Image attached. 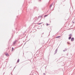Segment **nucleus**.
<instances>
[{"mask_svg":"<svg viewBox=\"0 0 75 75\" xmlns=\"http://www.w3.org/2000/svg\"><path fill=\"white\" fill-rule=\"evenodd\" d=\"M71 41H74V38H72L71 39Z\"/></svg>","mask_w":75,"mask_h":75,"instance_id":"f257e3e1","label":"nucleus"},{"mask_svg":"<svg viewBox=\"0 0 75 75\" xmlns=\"http://www.w3.org/2000/svg\"><path fill=\"white\" fill-rule=\"evenodd\" d=\"M5 54L6 55V56H7V57H8V54L7 53H6Z\"/></svg>","mask_w":75,"mask_h":75,"instance_id":"f03ea898","label":"nucleus"},{"mask_svg":"<svg viewBox=\"0 0 75 75\" xmlns=\"http://www.w3.org/2000/svg\"><path fill=\"white\" fill-rule=\"evenodd\" d=\"M60 37H61V36H57L56 37V38H60Z\"/></svg>","mask_w":75,"mask_h":75,"instance_id":"7ed1b4c3","label":"nucleus"},{"mask_svg":"<svg viewBox=\"0 0 75 75\" xmlns=\"http://www.w3.org/2000/svg\"><path fill=\"white\" fill-rule=\"evenodd\" d=\"M20 61V60L19 59H18L17 60V62L18 63L19 62V61Z\"/></svg>","mask_w":75,"mask_h":75,"instance_id":"20e7f679","label":"nucleus"},{"mask_svg":"<svg viewBox=\"0 0 75 75\" xmlns=\"http://www.w3.org/2000/svg\"><path fill=\"white\" fill-rule=\"evenodd\" d=\"M71 39V37H69V40H70Z\"/></svg>","mask_w":75,"mask_h":75,"instance_id":"39448f33","label":"nucleus"},{"mask_svg":"<svg viewBox=\"0 0 75 75\" xmlns=\"http://www.w3.org/2000/svg\"><path fill=\"white\" fill-rule=\"evenodd\" d=\"M13 50H14V48H13V47H12V51H13Z\"/></svg>","mask_w":75,"mask_h":75,"instance_id":"423d86ee","label":"nucleus"},{"mask_svg":"<svg viewBox=\"0 0 75 75\" xmlns=\"http://www.w3.org/2000/svg\"><path fill=\"white\" fill-rule=\"evenodd\" d=\"M48 16V15H45V17H47V16Z\"/></svg>","mask_w":75,"mask_h":75,"instance_id":"0eeeda50","label":"nucleus"},{"mask_svg":"<svg viewBox=\"0 0 75 75\" xmlns=\"http://www.w3.org/2000/svg\"><path fill=\"white\" fill-rule=\"evenodd\" d=\"M71 35H69V36H71Z\"/></svg>","mask_w":75,"mask_h":75,"instance_id":"6e6552de","label":"nucleus"},{"mask_svg":"<svg viewBox=\"0 0 75 75\" xmlns=\"http://www.w3.org/2000/svg\"><path fill=\"white\" fill-rule=\"evenodd\" d=\"M41 24V23H39V24H38L39 25H40V24Z\"/></svg>","mask_w":75,"mask_h":75,"instance_id":"1a4fd4ad","label":"nucleus"},{"mask_svg":"<svg viewBox=\"0 0 75 75\" xmlns=\"http://www.w3.org/2000/svg\"><path fill=\"white\" fill-rule=\"evenodd\" d=\"M50 7H52V5H51V6H50Z\"/></svg>","mask_w":75,"mask_h":75,"instance_id":"9d476101","label":"nucleus"}]
</instances>
